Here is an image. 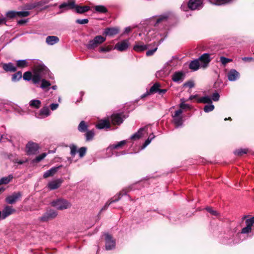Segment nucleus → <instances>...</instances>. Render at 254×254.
I'll use <instances>...</instances> for the list:
<instances>
[{"label":"nucleus","mask_w":254,"mask_h":254,"mask_svg":"<svg viewBox=\"0 0 254 254\" xmlns=\"http://www.w3.org/2000/svg\"><path fill=\"white\" fill-rule=\"evenodd\" d=\"M50 71L44 65L38 64L35 65L33 68V74L30 71L24 72L23 78L25 80L29 81L32 79L34 84L38 83L43 77H46V75H49Z\"/></svg>","instance_id":"nucleus-1"},{"label":"nucleus","mask_w":254,"mask_h":254,"mask_svg":"<svg viewBox=\"0 0 254 254\" xmlns=\"http://www.w3.org/2000/svg\"><path fill=\"white\" fill-rule=\"evenodd\" d=\"M52 206L58 210H63L69 208L71 206V203L66 199L58 198L51 202Z\"/></svg>","instance_id":"nucleus-2"},{"label":"nucleus","mask_w":254,"mask_h":254,"mask_svg":"<svg viewBox=\"0 0 254 254\" xmlns=\"http://www.w3.org/2000/svg\"><path fill=\"white\" fill-rule=\"evenodd\" d=\"M106 41V38L102 36H96L95 38L88 42L86 47L89 50H93L98 47Z\"/></svg>","instance_id":"nucleus-3"},{"label":"nucleus","mask_w":254,"mask_h":254,"mask_svg":"<svg viewBox=\"0 0 254 254\" xmlns=\"http://www.w3.org/2000/svg\"><path fill=\"white\" fill-rule=\"evenodd\" d=\"M182 110L179 109L176 111L174 114L172 115L173 122L177 127L182 126L183 123L182 115Z\"/></svg>","instance_id":"nucleus-4"},{"label":"nucleus","mask_w":254,"mask_h":254,"mask_svg":"<svg viewBox=\"0 0 254 254\" xmlns=\"http://www.w3.org/2000/svg\"><path fill=\"white\" fill-rule=\"evenodd\" d=\"M57 215L58 213L56 211L50 209L47 210L44 215L40 218V220L42 221H47L55 218Z\"/></svg>","instance_id":"nucleus-5"},{"label":"nucleus","mask_w":254,"mask_h":254,"mask_svg":"<svg viewBox=\"0 0 254 254\" xmlns=\"http://www.w3.org/2000/svg\"><path fill=\"white\" fill-rule=\"evenodd\" d=\"M39 149V145L33 142H29L26 146V151L28 154H35Z\"/></svg>","instance_id":"nucleus-6"},{"label":"nucleus","mask_w":254,"mask_h":254,"mask_svg":"<svg viewBox=\"0 0 254 254\" xmlns=\"http://www.w3.org/2000/svg\"><path fill=\"white\" fill-rule=\"evenodd\" d=\"M126 117L123 114H114L111 117V122L114 125H119L122 124Z\"/></svg>","instance_id":"nucleus-7"},{"label":"nucleus","mask_w":254,"mask_h":254,"mask_svg":"<svg viewBox=\"0 0 254 254\" xmlns=\"http://www.w3.org/2000/svg\"><path fill=\"white\" fill-rule=\"evenodd\" d=\"M210 56V54L208 53H204L199 57L198 60L200 63V67L205 68L207 66L211 61Z\"/></svg>","instance_id":"nucleus-8"},{"label":"nucleus","mask_w":254,"mask_h":254,"mask_svg":"<svg viewBox=\"0 0 254 254\" xmlns=\"http://www.w3.org/2000/svg\"><path fill=\"white\" fill-rule=\"evenodd\" d=\"M21 193L20 192H14L6 197L5 201L10 204H13L21 197Z\"/></svg>","instance_id":"nucleus-9"},{"label":"nucleus","mask_w":254,"mask_h":254,"mask_svg":"<svg viewBox=\"0 0 254 254\" xmlns=\"http://www.w3.org/2000/svg\"><path fill=\"white\" fill-rule=\"evenodd\" d=\"M188 7L191 10L199 9L202 7V0H190Z\"/></svg>","instance_id":"nucleus-10"},{"label":"nucleus","mask_w":254,"mask_h":254,"mask_svg":"<svg viewBox=\"0 0 254 254\" xmlns=\"http://www.w3.org/2000/svg\"><path fill=\"white\" fill-rule=\"evenodd\" d=\"M16 210L11 206L6 205L4 206L1 211V219H4L9 215L14 213Z\"/></svg>","instance_id":"nucleus-11"},{"label":"nucleus","mask_w":254,"mask_h":254,"mask_svg":"<svg viewBox=\"0 0 254 254\" xmlns=\"http://www.w3.org/2000/svg\"><path fill=\"white\" fill-rule=\"evenodd\" d=\"M129 46L128 40H125L117 43L115 49L119 51L122 52L127 50Z\"/></svg>","instance_id":"nucleus-12"},{"label":"nucleus","mask_w":254,"mask_h":254,"mask_svg":"<svg viewBox=\"0 0 254 254\" xmlns=\"http://www.w3.org/2000/svg\"><path fill=\"white\" fill-rule=\"evenodd\" d=\"M63 180L61 179L53 180L48 183L47 187L50 190H56L61 186Z\"/></svg>","instance_id":"nucleus-13"},{"label":"nucleus","mask_w":254,"mask_h":254,"mask_svg":"<svg viewBox=\"0 0 254 254\" xmlns=\"http://www.w3.org/2000/svg\"><path fill=\"white\" fill-rule=\"evenodd\" d=\"M247 226L242 229L241 233L243 234H247L252 230V226L254 224V217L248 219L246 221Z\"/></svg>","instance_id":"nucleus-14"},{"label":"nucleus","mask_w":254,"mask_h":254,"mask_svg":"<svg viewBox=\"0 0 254 254\" xmlns=\"http://www.w3.org/2000/svg\"><path fill=\"white\" fill-rule=\"evenodd\" d=\"M106 249L110 250L115 247V241L109 234H106Z\"/></svg>","instance_id":"nucleus-15"},{"label":"nucleus","mask_w":254,"mask_h":254,"mask_svg":"<svg viewBox=\"0 0 254 254\" xmlns=\"http://www.w3.org/2000/svg\"><path fill=\"white\" fill-rule=\"evenodd\" d=\"M240 76L239 72L234 69H231L227 74L228 78L231 81L237 80L239 78Z\"/></svg>","instance_id":"nucleus-16"},{"label":"nucleus","mask_w":254,"mask_h":254,"mask_svg":"<svg viewBox=\"0 0 254 254\" xmlns=\"http://www.w3.org/2000/svg\"><path fill=\"white\" fill-rule=\"evenodd\" d=\"M148 127H144L140 128L138 131L132 135L131 136L130 139H138L140 138L144 133L147 132Z\"/></svg>","instance_id":"nucleus-17"},{"label":"nucleus","mask_w":254,"mask_h":254,"mask_svg":"<svg viewBox=\"0 0 254 254\" xmlns=\"http://www.w3.org/2000/svg\"><path fill=\"white\" fill-rule=\"evenodd\" d=\"M148 48L147 45L143 44L141 42H137L133 47V49L136 52H141Z\"/></svg>","instance_id":"nucleus-18"},{"label":"nucleus","mask_w":254,"mask_h":254,"mask_svg":"<svg viewBox=\"0 0 254 254\" xmlns=\"http://www.w3.org/2000/svg\"><path fill=\"white\" fill-rule=\"evenodd\" d=\"M75 6V2L72 0H69L67 2H64L59 6L60 9L61 11L60 13H62L64 11V9H68L69 8H72Z\"/></svg>","instance_id":"nucleus-19"},{"label":"nucleus","mask_w":254,"mask_h":254,"mask_svg":"<svg viewBox=\"0 0 254 254\" xmlns=\"http://www.w3.org/2000/svg\"><path fill=\"white\" fill-rule=\"evenodd\" d=\"M50 114V110L47 107L42 108L36 115V117L40 119L44 118L49 116Z\"/></svg>","instance_id":"nucleus-20"},{"label":"nucleus","mask_w":254,"mask_h":254,"mask_svg":"<svg viewBox=\"0 0 254 254\" xmlns=\"http://www.w3.org/2000/svg\"><path fill=\"white\" fill-rule=\"evenodd\" d=\"M62 167V166H59L57 167H54L50 169V170L47 171L44 173L43 175V177L44 178H47L49 177L53 176L58 171V170Z\"/></svg>","instance_id":"nucleus-21"},{"label":"nucleus","mask_w":254,"mask_h":254,"mask_svg":"<svg viewBox=\"0 0 254 254\" xmlns=\"http://www.w3.org/2000/svg\"><path fill=\"white\" fill-rule=\"evenodd\" d=\"M119 32V29L117 28H108L105 29L104 34L111 36L118 34Z\"/></svg>","instance_id":"nucleus-22"},{"label":"nucleus","mask_w":254,"mask_h":254,"mask_svg":"<svg viewBox=\"0 0 254 254\" xmlns=\"http://www.w3.org/2000/svg\"><path fill=\"white\" fill-rule=\"evenodd\" d=\"M96 127L99 129L109 128L110 127V122L108 120H102L96 125Z\"/></svg>","instance_id":"nucleus-23"},{"label":"nucleus","mask_w":254,"mask_h":254,"mask_svg":"<svg viewBox=\"0 0 254 254\" xmlns=\"http://www.w3.org/2000/svg\"><path fill=\"white\" fill-rule=\"evenodd\" d=\"M172 80L174 82H181L184 79V74L181 72H176L172 75Z\"/></svg>","instance_id":"nucleus-24"},{"label":"nucleus","mask_w":254,"mask_h":254,"mask_svg":"<svg viewBox=\"0 0 254 254\" xmlns=\"http://www.w3.org/2000/svg\"><path fill=\"white\" fill-rule=\"evenodd\" d=\"M59 41V39L55 36H49L46 38V42L50 45H53Z\"/></svg>","instance_id":"nucleus-25"},{"label":"nucleus","mask_w":254,"mask_h":254,"mask_svg":"<svg viewBox=\"0 0 254 254\" xmlns=\"http://www.w3.org/2000/svg\"><path fill=\"white\" fill-rule=\"evenodd\" d=\"M2 67L6 71L14 72L16 70V67L11 63L3 64Z\"/></svg>","instance_id":"nucleus-26"},{"label":"nucleus","mask_w":254,"mask_h":254,"mask_svg":"<svg viewBox=\"0 0 254 254\" xmlns=\"http://www.w3.org/2000/svg\"><path fill=\"white\" fill-rule=\"evenodd\" d=\"M29 105L31 108L38 109L41 105V102L37 99H33L29 102Z\"/></svg>","instance_id":"nucleus-27"},{"label":"nucleus","mask_w":254,"mask_h":254,"mask_svg":"<svg viewBox=\"0 0 254 254\" xmlns=\"http://www.w3.org/2000/svg\"><path fill=\"white\" fill-rule=\"evenodd\" d=\"M200 66V64L198 60H195L191 61L189 65L190 68L194 71L197 70Z\"/></svg>","instance_id":"nucleus-28"},{"label":"nucleus","mask_w":254,"mask_h":254,"mask_svg":"<svg viewBox=\"0 0 254 254\" xmlns=\"http://www.w3.org/2000/svg\"><path fill=\"white\" fill-rule=\"evenodd\" d=\"M197 102L198 103L210 104L212 103V99L209 96H205L197 99Z\"/></svg>","instance_id":"nucleus-29"},{"label":"nucleus","mask_w":254,"mask_h":254,"mask_svg":"<svg viewBox=\"0 0 254 254\" xmlns=\"http://www.w3.org/2000/svg\"><path fill=\"white\" fill-rule=\"evenodd\" d=\"M88 128V126L83 121H81L78 127V129L79 131L83 132H85Z\"/></svg>","instance_id":"nucleus-30"},{"label":"nucleus","mask_w":254,"mask_h":254,"mask_svg":"<svg viewBox=\"0 0 254 254\" xmlns=\"http://www.w3.org/2000/svg\"><path fill=\"white\" fill-rule=\"evenodd\" d=\"M13 178V176L11 175H9L7 177H3L0 179V185L7 184Z\"/></svg>","instance_id":"nucleus-31"},{"label":"nucleus","mask_w":254,"mask_h":254,"mask_svg":"<svg viewBox=\"0 0 254 254\" xmlns=\"http://www.w3.org/2000/svg\"><path fill=\"white\" fill-rule=\"evenodd\" d=\"M89 10V7L87 6H77L76 7V11L78 13H83Z\"/></svg>","instance_id":"nucleus-32"},{"label":"nucleus","mask_w":254,"mask_h":254,"mask_svg":"<svg viewBox=\"0 0 254 254\" xmlns=\"http://www.w3.org/2000/svg\"><path fill=\"white\" fill-rule=\"evenodd\" d=\"M127 143L126 140H122L119 142H118L117 144H113L110 146V147L112 149H117L122 147L123 146L125 145Z\"/></svg>","instance_id":"nucleus-33"},{"label":"nucleus","mask_w":254,"mask_h":254,"mask_svg":"<svg viewBox=\"0 0 254 254\" xmlns=\"http://www.w3.org/2000/svg\"><path fill=\"white\" fill-rule=\"evenodd\" d=\"M160 84L158 83H155L153 84V85L150 88L149 90V93H153L156 92H158L159 89Z\"/></svg>","instance_id":"nucleus-34"},{"label":"nucleus","mask_w":254,"mask_h":254,"mask_svg":"<svg viewBox=\"0 0 254 254\" xmlns=\"http://www.w3.org/2000/svg\"><path fill=\"white\" fill-rule=\"evenodd\" d=\"M22 77V73L20 71H18L15 74H13L12 76V81L16 82L18 81Z\"/></svg>","instance_id":"nucleus-35"},{"label":"nucleus","mask_w":254,"mask_h":254,"mask_svg":"<svg viewBox=\"0 0 254 254\" xmlns=\"http://www.w3.org/2000/svg\"><path fill=\"white\" fill-rule=\"evenodd\" d=\"M95 9L96 11L100 13H105L107 11V8L103 5H97L95 6Z\"/></svg>","instance_id":"nucleus-36"},{"label":"nucleus","mask_w":254,"mask_h":254,"mask_svg":"<svg viewBox=\"0 0 254 254\" xmlns=\"http://www.w3.org/2000/svg\"><path fill=\"white\" fill-rule=\"evenodd\" d=\"M6 18L12 19L17 16V11H9L6 13Z\"/></svg>","instance_id":"nucleus-37"},{"label":"nucleus","mask_w":254,"mask_h":254,"mask_svg":"<svg viewBox=\"0 0 254 254\" xmlns=\"http://www.w3.org/2000/svg\"><path fill=\"white\" fill-rule=\"evenodd\" d=\"M27 65V62L26 60H18L17 61V66L19 67L23 68Z\"/></svg>","instance_id":"nucleus-38"},{"label":"nucleus","mask_w":254,"mask_h":254,"mask_svg":"<svg viewBox=\"0 0 254 254\" xmlns=\"http://www.w3.org/2000/svg\"><path fill=\"white\" fill-rule=\"evenodd\" d=\"M94 132L93 130L87 131L86 133V138L87 141H89L93 138Z\"/></svg>","instance_id":"nucleus-39"},{"label":"nucleus","mask_w":254,"mask_h":254,"mask_svg":"<svg viewBox=\"0 0 254 254\" xmlns=\"http://www.w3.org/2000/svg\"><path fill=\"white\" fill-rule=\"evenodd\" d=\"M214 106L212 104V103L208 104V105H207L205 106L204 108V111L206 113L209 112L210 111H212L214 110Z\"/></svg>","instance_id":"nucleus-40"},{"label":"nucleus","mask_w":254,"mask_h":254,"mask_svg":"<svg viewBox=\"0 0 254 254\" xmlns=\"http://www.w3.org/2000/svg\"><path fill=\"white\" fill-rule=\"evenodd\" d=\"M113 47L111 45H108L105 47H102L99 49V52H108L112 50Z\"/></svg>","instance_id":"nucleus-41"},{"label":"nucleus","mask_w":254,"mask_h":254,"mask_svg":"<svg viewBox=\"0 0 254 254\" xmlns=\"http://www.w3.org/2000/svg\"><path fill=\"white\" fill-rule=\"evenodd\" d=\"M248 150L247 149H240L236 150L234 153L235 155L241 156L243 154H246Z\"/></svg>","instance_id":"nucleus-42"},{"label":"nucleus","mask_w":254,"mask_h":254,"mask_svg":"<svg viewBox=\"0 0 254 254\" xmlns=\"http://www.w3.org/2000/svg\"><path fill=\"white\" fill-rule=\"evenodd\" d=\"M220 62L223 65H225L228 63L232 62V60L231 59L226 58L224 57H221Z\"/></svg>","instance_id":"nucleus-43"},{"label":"nucleus","mask_w":254,"mask_h":254,"mask_svg":"<svg viewBox=\"0 0 254 254\" xmlns=\"http://www.w3.org/2000/svg\"><path fill=\"white\" fill-rule=\"evenodd\" d=\"M86 152V148L84 147H81L78 151L79 157H83Z\"/></svg>","instance_id":"nucleus-44"},{"label":"nucleus","mask_w":254,"mask_h":254,"mask_svg":"<svg viewBox=\"0 0 254 254\" xmlns=\"http://www.w3.org/2000/svg\"><path fill=\"white\" fill-rule=\"evenodd\" d=\"M30 14V12L27 11H17V16L26 17Z\"/></svg>","instance_id":"nucleus-45"},{"label":"nucleus","mask_w":254,"mask_h":254,"mask_svg":"<svg viewBox=\"0 0 254 254\" xmlns=\"http://www.w3.org/2000/svg\"><path fill=\"white\" fill-rule=\"evenodd\" d=\"M47 154L46 153H43L40 154V155L37 156L34 159V161L36 162H38L43 159L46 156Z\"/></svg>","instance_id":"nucleus-46"},{"label":"nucleus","mask_w":254,"mask_h":254,"mask_svg":"<svg viewBox=\"0 0 254 254\" xmlns=\"http://www.w3.org/2000/svg\"><path fill=\"white\" fill-rule=\"evenodd\" d=\"M70 149V154L72 156L74 157L77 152V147L74 145H71L69 146Z\"/></svg>","instance_id":"nucleus-47"},{"label":"nucleus","mask_w":254,"mask_h":254,"mask_svg":"<svg viewBox=\"0 0 254 254\" xmlns=\"http://www.w3.org/2000/svg\"><path fill=\"white\" fill-rule=\"evenodd\" d=\"M41 82L42 83L40 87L43 89L48 87L51 85L50 83L45 79H42Z\"/></svg>","instance_id":"nucleus-48"},{"label":"nucleus","mask_w":254,"mask_h":254,"mask_svg":"<svg viewBox=\"0 0 254 254\" xmlns=\"http://www.w3.org/2000/svg\"><path fill=\"white\" fill-rule=\"evenodd\" d=\"M167 18V16L166 15H161L160 16L157 20L156 23L155 24V26H156L157 24L159 23L160 22L166 20Z\"/></svg>","instance_id":"nucleus-49"},{"label":"nucleus","mask_w":254,"mask_h":254,"mask_svg":"<svg viewBox=\"0 0 254 254\" xmlns=\"http://www.w3.org/2000/svg\"><path fill=\"white\" fill-rule=\"evenodd\" d=\"M88 19H77L76 20V22L77 23L80 24H87L88 22Z\"/></svg>","instance_id":"nucleus-50"},{"label":"nucleus","mask_w":254,"mask_h":254,"mask_svg":"<svg viewBox=\"0 0 254 254\" xmlns=\"http://www.w3.org/2000/svg\"><path fill=\"white\" fill-rule=\"evenodd\" d=\"M194 86V82L192 81H189L184 84V86L189 87L190 88L193 87Z\"/></svg>","instance_id":"nucleus-51"},{"label":"nucleus","mask_w":254,"mask_h":254,"mask_svg":"<svg viewBox=\"0 0 254 254\" xmlns=\"http://www.w3.org/2000/svg\"><path fill=\"white\" fill-rule=\"evenodd\" d=\"M155 137L154 135L152 136V137H148L145 141L143 144V147H146L151 141V140Z\"/></svg>","instance_id":"nucleus-52"},{"label":"nucleus","mask_w":254,"mask_h":254,"mask_svg":"<svg viewBox=\"0 0 254 254\" xmlns=\"http://www.w3.org/2000/svg\"><path fill=\"white\" fill-rule=\"evenodd\" d=\"M157 47H156L155 48H154L152 50L147 51L146 53V56H150L153 55L154 54V53L157 51Z\"/></svg>","instance_id":"nucleus-53"},{"label":"nucleus","mask_w":254,"mask_h":254,"mask_svg":"<svg viewBox=\"0 0 254 254\" xmlns=\"http://www.w3.org/2000/svg\"><path fill=\"white\" fill-rule=\"evenodd\" d=\"M206 210L209 212L211 214L213 215H215V216H217L218 215V212L215 211V210H213L210 207H207L206 208Z\"/></svg>","instance_id":"nucleus-54"},{"label":"nucleus","mask_w":254,"mask_h":254,"mask_svg":"<svg viewBox=\"0 0 254 254\" xmlns=\"http://www.w3.org/2000/svg\"><path fill=\"white\" fill-rule=\"evenodd\" d=\"M219 94L218 93H215L212 95V100L214 101H217L219 99Z\"/></svg>","instance_id":"nucleus-55"},{"label":"nucleus","mask_w":254,"mask_h":254,"mask_svg":"<svg viewBox=\"0 0 254 254\" xmlns=\"http://www.w3.org/2000/svg\"><path fill=\"white\" fill-rule=\"evenodd\" d=\"M59 107V104L57 103H53L50 105V108L52 111L56 110Z\"/></svg>","instance_id":"nucleus-56"},{"label":"nucleus","mask_w":254,"mask_h":254,"mask_svg":"<svg viewBox=\"0 0 254 254\" xmlns=\"http://www.w3.org/2000/svg\"><path fill=\"white\" fill-rule=\"evenodd\" d=\"M180 108H181L180 109L182 110L183 109L189 108V105L188 104H185L184 102H183L180 104Z\"/></svg>","instance_id":"nucleus-57"},{"label":"nucleus","mask_w":254,"mask_h":254,"mask_svg":"<svg viewBox=\"0 0 254 254\" xmlns=\"http://www.w3.org/2000/svg\"><path fill=\"white\" fill-rule=\"evenodd\" d=\"M6 18L3 16H0V24L5 23Z\"/></svg>","instance_id":"nucleus-58"},{"label":"nucleus","mask_w":254,"mask_h":254,"mask_svg":"<svg viewBox=\"0 0 254 254\" xmlns=\"http://www.w3.org/2000/svg\"><path fill=\"white\" fill-rule=\"evenodd\" d=\"M242 60L245 62H251L253 59L251 57H244L242 58Z\"/></svg>","instance_id":"nucleus-59"},{"label":"nucleus","mask_w":254,"mask_h":254,"mask_svg":"<svg viewBox=\"0 0 254 254\" xmlns=\"http://www.w3.org/2000/svg\"><path fill=\"white\" fill-rule=\"evenodd\" d=\"M5 140H8V139L7 138H6V135H2L0 138V141L1 142H4L5 141Z\"/></svg>","instance_id":"nucleus-60"},{"label":"nucleus","mask_w":254,"mask_h":254,"mask_svg":"<svg viewBox=\"0 0 254 254\" xmlns=\"http://www.w3.org/2000/svg\"><path fill=\"white\" fill-rule=\"evenodd\" d=\"M118 199H115V200H113L111 201L109 204H108V203H107L106 204V205L104 206V207L102 208V210H103V209H105L108 207V206H109V205L110 204H111V203H112V202H115V201H118Z\"/></svg>","instance_id":"nucleus-61"},{"label":"nucleus","mask_w":254,"mask_h":254,"mask_svg":"<svg viewBox=\"0 0 254 254\" xmlns=\"http://www.w3.org/2000/svg\"><path fill=\"white\" fill-rule=\"evenodd\" d=\"M27 20H23V19H21V20H19V21H18V24H20V25H22V24H23L24 23H25L26 22H27Z\"/></svg>","instance_id":"nucleus-62"},{"label":"nucleus","mask_w":254,"mask_h":254,"mask_svg":"<svg viewBox=\"0 0 254 254\" xmlns=\"http://www.w3.org/2000/svg\"><path fill=\"white\" fill-rule=\"evenodd\" d=\"M197 97H198V95H191V96L189 97V100H192V99H198V98H197Z\"/></svg>","instance_id":"nucleus-63"},{"label":"nucleus","mask_w":254,"mask_h":254,"mask_svg":"<svg viewBox=\"0 0 254 254\" xmlns=\"http://www.w3.org/2000/svg\"><path fill=\"white\" fill-rule=\"evenodd\" d=\"M167 91L166 89H159L158 93L160 94H164Z\"/></svg>","instance_id":"nucleus-64"}]
</instances>
